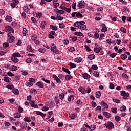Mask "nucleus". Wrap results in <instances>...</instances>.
Listing matches in <instances>:
<instances>
[{
    "label": "nucleus",
    "mask_w": 131,
    "mask_h": 131,
    "mask_svg": "<svg viewBox=\"0 0 131 131\" xmlns=\"http://www.w3.org/2000/svg\"><path fill=\"white\" fill-rule=\"evenodd\" d=\"M82 76L84 79H89V78H91V76L88 73L83 74Z\"/></svg>",
    "instance_id": "f8f14e48"
},
{
    "label": "nucleus",
    "mask_w": 131,
    "mask_h": 131,
    "mask_svg": "<svg viewBox=\"0 0 131 131\" xmlns=\"http://www.w3.org/2000/svg\"><path fill=\"white\" fill-rule=\"evenodd\" d=\"M23 126L22 127V129H26V127H27V123L23 122Z\"/></svg>",
    "instance_id": "a19ab883"
},
{
    "label": "nucleus",
    "mask_w": 131,
    "mask_h": 131,
    "mask_svg": "<svg viewBox=\"0 0 131 131\" xmlns=\"http://www.w3.org/2000/svg\"><path fill=\"white\" fill-rule=\"evenodd\" d=\"M53 77L54 80H56V82H57V83H61V80H60V79H59V78H58V77L56 76V75H53Z\"/></svg>",
    "instance_id": "9d476101"
},
{
    "label": "nucleus",
    "mask_w": 131,
    "mask_h": 131,
    "mask_svg": "<svg viewBox=\"0 0 131 131\" xmlns=\"http://www.w3.org/2000/svg\"><path fill=\"white\" fill-rule=\"evenodd\" d=\"M101 50H102V48L100 47H99V48L95 47L94 49L95 53H100V52H101Z\"/></svg>",
    "instance_id": "2eb2a0df"
},
{
    "label": "nucleus",
    "mask_w": 131,
    "mask_h": 131,
    "mask_svg": "<svg viewBox=\"0 0 131 131\" xmlns=\"http://www.w3.org/2000/svg\"><path fill=\"white\" fill-rule=\"evenodd\" d=\"M27 50L29 52H31V51H32V49H31V47L30 46H28L27 47Z\"/></svg>",
    "instance_id": "0e129e2a"
},
{
    "label": "nucleus",
    "mask_w": 131,
    "mask_h": 131,
    "mask_svg": "<svg viewBox=\"0 0 131 131\" xmlns=\"http://www.w3.org/2000/svg\"><path fill=\"white\" fill-rule=\"evenodd\" d=\"M120 111H122V112L125 111V110H126V107L123 105L120 107Z\"/></svg>",
    "instance_id": "79ce46f5"
},
{
    "label": "nucleus",
    "mask_w": 131,
    "mask_h": 131,
    "mask_svg": "<svg viewBox=\"0 0 131 131\" xmlns=\"http://www.w3.org/2000/svg\"><path fill=\"white\" fill-rule=\"evenodd\" d=\"M74 26H75L76 27H78V28L79 29V27H80V23L78 21H76V22L74 23Z\"/></svg>",
    "instance_id": "cd10ccee"
},
{
    "label": "nucleus",
    "mask_w": 131,
    "mask_h": 131,
    "mask_svg": "<svg viewBox=\"0 0 131 131\" xmlns=\"http://www.w3.org/2000/svg\"><path fill=\"white\" fill-rule=\"evenodd\" d=\"M78 90L79 92H80V93H81V94L83 95H84V94L86 93V90H85V89H84L83 87H80L79 88Z\"/></svg>",
    "instance_id": "6e6552de"
},
{
    "label": "nucleus",
    "mask_w": 131,
    "mask_h": 131,
    "mask_svg": "<svg viewBox=\"0 0 131 131\" xmlns=\"http://www.w3.org/2000/svg\"><path fill=\"white\" fill-rule=\"evenodd\" d=\"M26 62L28 63H31V62H32V59H31V58H28L26 59Z\"/></svg>",
    "instance_id": "5fc2aeb1"
},
{
    "label": "nucleus",
    "mask_w": 131,
    "mask_h": 131,
    "mask_svg": "<svg viewBox=\"0 0 131 131\" xmlns=\"http://www.w3.org/2000/svg\"><path fill=\"white\" fill-rule=\"evenodd\" d=\"M50 29H52V30L56 31L58 29V28H57V26H53V25H51L50 26Z\"/></svg>",
    "instance_id": "bb28decb"
},
{
    "label": "nucleus",
    "mask_w": 131,
    "mask_h": 131,
    "mask_svg": "<svg viewBox=\"0 0 131 131\" xmlns=\"http://www.w3.org/2000/svg\"><path fill=\"white\" fill-rule=\"evenodd\" d=\"M21 73L23 75H27V74H28V73H27V72L25 71H21Z\"/></svg>",
    "instance_id": "774afa93"
},
{
    "label": "nucleus",
    "mask_w": 131,
    "mask_h": 131,
    "mask_svg": "<svg viewBox=\"0 0 131 131\" xmlns=\"http://www.w3.org/2000/svg\"><path fill=\"white\" fill-rule=\"evenodd\" d=\"M109 88L111 90H113V89H114V84H113V83H110Z\"/></svg>",
    "instance_id": "052dcab7"
},
{
    "label": "nucleus",
    "mask_w": 131,
    "mask_h": 131,
    "mask_svg": "<svg viewBox=\"0 0 131 131\" xmlns=\"http://www.w3.org/2000/svg\"><path fill=\"white\" fill-rule=\"evenodd\" d=\"M113 101L115 103H117V104H118V103H120V100L118 99H113Z\"/></svg>",
    "instance_id": "69168bd1"
},
{
    "label": "nucleus",
    "mask_w": 131,
    "mask_h": 131,
    "mask_svg": "<svg viewBox=\"0 0 131 131\" xmlns=\"http://www.w3.org/2000/svg\"><path fill=\"white\" fill-rule=\"evenodd\" d=\"M14 118H20L21 117V114L19 113H16L14 114Z\"/></svg>",
    "instance_id": "a211bd4d"
},
{
    "label": "nucleus",
    "mask_w": 131,
    "mask_h": 131,
    "mask_svg": "<svg viewBox=\"0 0 131 131\" xmlns=\"http://www.w3.org/2000/svg\"><path fill=\"white\" fill-rule=\"evenodd\" d=\"M26 33H27V30L26 29V28H24L23 29V35L24 36H26Z\"/></svg>",
    "instance_id": "473e14b6"
},
{
    "label": "nucleus",
    "mask_w": 131,
    "mask_h": 131,
    "mask_svg": "<svg viewBox=\"0 0 131 131\" xmlns=\"http://www.w3.org/2000/svg\"><path fill=\"white\" fill-rule=\"evenodd\" d=\"M95 128H96V125H92L91 126H90L89 127V130L90 131L95 130Z\"/></svg>",
    "instance_id": "393cba45"
},
{
    "label": "nucleus",
    "mask_w": 131,
    "mask_h": 131,
    "mask_svg": "<svg viewBox=\"0 0 131 131\" xmlns=\"http://www.w3.org/2000/svg\"><path fill=\"white\" fill-rule=\"evenodd\" d=\"M86 28V26L85 25H82L80 26V27H79V29H82L83 30H84Z\"/></svg>",
    "instance_id": "72a5a7b5"
},
{
    "label": "nucleus",
    "mask_w": 131,
    "mask_h": 131,
    "mask_svg": "<svg viewBox=\"0 0 131 131\" xmlns=\"http://www.w3.org/2000/svg\"><path fill=\"white\" fill-rule=\"evenodd\" d=\"M91 104L92 105L93 108H96V107L97 106V103L94 101H92L91 102Z\"/></svg>",
    "instance_id": "58836bf2"
},
{
    "label": "nucleus",
    "mask_w": 131,
    "mask_h": 131,
    "mask_svg": "<svg viewBox=\"0 0 131 131\" xmlns=\"http://www.w3.org/2000/svg\"><path fill=\"white\" fill-rule=\"evenodd\" d=\"M60 8L61 9H62V10H64V11H66V12H67V13H70V12H71V6H70L68 8H66V7H61V6L60 7Z\"/></svg>",
    "instance_id": "0eeeda50"
},
{
    "label": "nucleus",
    "mask_w": 131,
    "mask_h": 131,
    "mask_svg": "<svg viewBox=\"0 0 131 131\" xmlns=\"http://www.w3.org/2000/svg\"><path fill=\"white\" fill-rule=\"evenodd\" d=\"M12 56H13L14 57H21V54H20V53H14L13 54H12Z\"/></svg>",
    "instance_id": "2f4dec72"
},
{
    "label": "nucleus",
    "mask_w": 131,
    "mask_h": 131,
    "mask_svg": "<svg viewBox=\"0 0 131 131\" xmlns=\"http://www.w3.org/2000/svg\"><path fill=\"white\" fill-rule=\"evenodd\" d=\"M99 33H95L94 34V37H95V39H97L99 38Z\"/></svg>",
    "instance_id": "864d4df0"
},
{
    "label": "nucleus",
    "mask_w": 131,
    "mask_h": 131,
    "mask_svg": "<svg viewBox=\"0 0 131 131\" xmlns=\"http://www.w3.org/2000/svg\"><path fill=\"white\" fill-rule=\"evenodd\" d=\"M5 19L7 22H12V17L10 16H7L5 17Z\"/></svg>",
    "instance_id": "4be33fe9"
},
{
    "label": "nucleus",
    "mask_w": 131,
    "mask_h": 131,
    "mask_svg": "<svg viewBox=\"0 0 131 131\" xmlns=\"http://www.w3.org/2000/svg\"><path fill=\"white\" fill-rule=\"evenodd\" d=\"M95 58H96V55L94 54H90L88 56V59H89V60H94Z\"/></svg>",
    "instance_id": "dca6fc26"
},
{
    "label": "nucleus",
    "mask_w": 131,
    "mask_h": 131,
    "mask_svg": "<svg viewBox=\"0 0 131 131\" xmlns=\"http://www.w3.org/2000/svg\"><path fill=\"white\" fill-rule=\"evenodd\" d=\"M117 55V53H112L110 55V57L111 58H115V56Z\"/></svg>",
    "instance_id": "4d7b16f0"
},
{
    "label": "nucleus",
    "mask_w": 131,
    "mask_h": 131,
    "mask_svg": "<svg viewBox=\"0 0 131 131\" xmlns=\"http://www.w3.org/2000/svg\"><path fill=\"white\" fill-rule=\"evenodd\" d=\"M115 119L116 120V121H117V122H118L119 121H120V119H121V118H120V117L118 116H116L115 117Z\"/></svg>",
    "instance_id": "c03bdc74"
},
{
    "label": "nucleus",
    "mask_w": 131,
    "mask_h": 131,
    "mask_svg": "<svg viewBox=\"0 0 131 131\" xmlns=\"http://www.w3.org/2000/svg\"><path fill=\"white\" fill-rule=\"evenodd\" d=\"M77 7L80 8V9H83V8H84V5L80 2L77 4Z\"/></svg>",
    "instance_id": "f3484780"
},
{
    "label": "nucleus",
    "mask_w": 131,
    "mask_h": 131,
    "mask_svg": "<svg viewBox=\"0 0 131 131\" xmlns=\"http://www.w3.org/2000/svg\"><path fill=\"white\" fill-rule=\"evenodd\" d=\"M72 8L73 10H75L76 9V3H73L72 4Z\"/></svg>",
    "instance_id": "e2e57ef3"
},
{
    "label": "nucleus",
    "mask_w": 131,
    "mask_h": 131,
    "mask_svg": "<svg viewBox=\"0 0 131 131\" xmlns=\"http://www.w3.org/2000/svg\"><path fill=\"white\" fill-rule=\"evenodd\" d=\"M35 104V101L31 100L30 101L31 107H33V108H38V105H37V104Z\"/></svg>",
    "instance_id": "39448f33"
},
{
    "label": "nucleus",
    "mask_w": 131,
    "mask_h": 131,
    "mask_svg": "<svg viewBox=\"0 0 131 131\" xmlns=\"http://www.w3.org/2000/svg\"><path fill=\"white\" fill-rule=\"evenodd\" d=\"M76 17H77L78 18H82V17H83L82 16V14H81V13H80V12H77L76 15Z\"/></svg>",
    "instance_id": "4c0bfd02"
},
{
    "label": "nucleus",
    "mask_w": 131,
    "mask_h": 131,
    "mask_svg": "<svg viewBox=\"0 0 131 131\" xmlns=\"http://www.w3.org/2000/svg\"><path fill=\"white\" fill-rule=\"evenodd\" d=\"M101 105L103 106L104 108H108V104H107V103H105L104 101H102L101 102Z\"/></svg>",
    "instance_id": "b1692460"
},
{
    "label": "nucleus",
    "mask_w": 131,
    "mask_h": 131,
    "mask_svg": "<svg viewBox=\"0 0 131 131\" xmlns=\"http://www.w3.org/2000/svg\"><path fill=\"white\" fill-rule=\"evenodd\" d=\"M56 48H57V46H56L55 44H52V46L50 48L51 51L53 53H55V54H60V51L56 49Z\"/></svg>",
    "instance_id": "f257e3e1"
},
{
    "label": "nucleus",
    "mask_w": 131,
    "mask_h": 131,
    "mask_svg": "<svg viewBox=\"0 0 131 131\" xmlns=\"http://www.w3.org/2000/svg\"><path fill=\"white\" fill-rule=\"evenodd\" d=\"M68 100V101H71V100H72V101H73V100H74V96H73L72 95H70L69 97Z\"/></svg>",
    "instance_id": "ea45409f"
},
{
    "label": "nucleus",
    "mask_w": 131,
    "mask_h": 131,
    "mask_svg": "<svg viewBox=\"0 0 131 131\" xmlns=\"http://www.w3.org/2000/svg\"><path fill=\"white\" fill-rule=\"evenodd\" d=\"M93 76L96 77H99V76H100V73H99V72L95 71L93 73Z\"/></svg>",
    "instance_id": "c85d7f7f"
},
{
    "label": "nucleus",
    "mask_w": 131,
    "mask_h": 131,
    "mask_svg": "<svg viewBox=\"0 0 131 131\" xmlns=\"http://www.w3.org/2000/svg\"><path fill=\"white\" fill-rule=\"evenodd\" d=\"M5 29L7 31H10L12 32V33H13L14 32V29H13V28L11 27L10 26H6L5 27Z\"/></svg>",
    "instance_id": "423d86ee"
},
{
    "label": "nucleus",
    "mask_w": 131,
    "mask_h": 131,
    "mask_svg": "<svg viewBox=\"0 0 131 131\" xmlns=\"http://www.w3.org/2000/svg\"><path fill=\"white\" fill-rule=\"evenodd\" d=\"M64 97H65L64 93H61L59 94V98L60 100H63V99H64Z\"/></svg>",
    "instance_id": "37998d69"
},
{
    "label": "nucleus",
    "mask_w": 131,
    "mask_h": 131,
    "mask_svg": "<svg viewBox=\"0 0 131 131\" xmlns=\"http://www.w3.org/2000/svg\"><path fill=\"white\" fill-rule=\"evenodd\" d=\"M121 58L122 60H125V59H127V56L126 54H122L121 55Z\"/></svg>",
    "instance_id": "f704fd0d"
},
{
    "label": "nucleus",
    "mask_w": 131,
    "mask_h": 131,
    "mask_svg": "<svg viewBox=\"0 0 131 131\" xmlns=\"http://www.w3.org/2000/svg\"><path fill=\"white\" fill-rule=\"evenodd\" d=\"M8 35L9 36L8 38V41L10 42V43H12L14 41V39H15V37L14 36H11L10 35V33H8Z\"/></svg>",
    "instance_id": "20e7f679"
},
{
    "label": "nucleus",
    "mask_w": 131,
    "mask_h": 131,
    "mask_svg": "<svg viewBox=\"0 0 131 131\" xmlns=\"http://www.w3.org/2000/svg\"><path fill=\"white\" fill-rule=\"evenodd\" d=\"M112 112H113V113H117V108H112L111 109Z\"/></svg>",
    "instance_id": "de8ad7c7"
},
{
    "label": "nucleus",
    "mask_w": 131,
    "mask_h": 131,
    "mask_svg": "<svg viewBox=\"0 0 131 131\" xmlns=\"http://www.w3.org/2000/svg\"><path fill=\"white\" fill-rule=\"evenodd\" d=\"M91 68L93 70H97L98 69V66H97L96 65L94 64L92 66Z\"/></svg>",
    "instance_id": "8fccbe9b"
},
{
    "label": "nucleus",
    "mask_w": 131,
    "mask_h": 131,
    "mask_svg": "<svg viewBox=\"0 0 131 131\" xmlns=\"http://www.w3.org/2000/svg\"><path fill=\"white\" fill-rule=\"evenodd\" d=\"M12 93L15 95H19V90L17 89H14L12 90Z\"/></svg>",
    "instance_id": "6ab92c4d"
},
{
    "label": "nucleus",
    "mask_w": 131,
    "mask_h": 131,
    "mask_svg": "<svg viewBox=\"0 0 131 131\" xmlns=\"http://www.w3.org/2000/svg\"><path fill=\"white\" fill-rule=\"evenodd\" d=\"M105 126H106V128L108 129H112V128H114V124L112 122H108L104 124Z\"/></svg>",
    "instance_id": "f03ea898"
},
{
    "label": "nucleus",
    "mask_w": 131,
    "mask_h": 131,
    "mask_svg": "<svg viewBox=\"0 0 131 131\" xmlns=\"http://www.w3.org/2000/svg\"><path fill=\"white\" fill-rule=\"evenodd\" d=\"M121 96H122L123 99H126L129 96V93H126L125 91H121Z\"/></svg>",
    "instance_id": "7ed1b4c3"
},
{
    "label": "nucleus",
    "mask_w": 131,
    "mask_h": 131,
    "mask_svg": "<svg viewBox=\"0 0 131 131\" xmlns=\"http://www.w3.org/2000/svg\"><path fill=\"white\" fill-rule=\"evenodd\" d=\"M36 113L37 115H40V116H42V117H46V116H47L46 114H43L41 112L37 111H36Z\"/></svg>",
    "instance_id": "ddd939ff"
},
{
    "label": "nucleus",
    "mask_w": 131,
    "mask_h": 131,
    "mask_svg": "<svg viewBox=\"0 0 131 131\" xmlns=\"http://www.w3.org/2000/svg\"><path fill=\"white\" fill-rule=\"evenodd\" d=\"M81 61H82L81 57H78L75 59V62H76V63H80Z\"/></svg>",
    "instance_id": "aec40b11"
},
{
    "label": "nucleus",
    "mask_w": 131,
    "mask_h": 131,
    "mask_svg": "<svg viewBox=\"0 0 131 131\" xmlns=\"http://www.w3.org/2000/svg\"><path fill=\"white\" fill-rule=\"evenodd\" d=\"M36 38H37L36 35H32L31 39H32V40H35L36 39Z\"/></svg>",
    "instance_id": "13d9d810"
},
{
    "label": "nucleus",
    "mask_w": 131,
    "mask_h": 131,
    "mask_svg": "<svg viewBox=\"0 0 131 131\" xmlns=\"http://www.w3.org/2000/svg\"><path fill=\"white\" fill-rule=\"evenodd\" d=\"M48 110H49V107H48L43 106L42 108V111H48Z\"/></svg>",
    "instance_id": "338daca9"
},
{
    "label": "nucleus",
    "mask_w": 131,
    "mask_h": 131,
    "mask_svg": "<svg viewBox=\"0 0 131 131\" xmlns=\"http://www.w3.org/2000/svg\"><path fill=\"white\" fill-rule=\"evenodd\" d=\"M69 66H70L71 68H75V67H76V64L72 62H70Z\"/></svg>",
    "instance_id": "e433bc0d"
},
{
    "label": "nucleus",
    "mask_w": 131,
    "mask_h": 131,
    "mask_svg": "<svg viewBox=\"0 0 131 131\" xmlns=\"http://www.w3.org/2000/svg\"><path fill=\"white\" fill-rule=\"evenodd\" d=\"M36 16L37 18H40V17L42 16V14L38 13H36Z\"/></svg>",
    "instance_id": "680f3d73"
},
{
    "label": "nucleus",
    "mask_w": 131,
    "mask_h": 131,
    "mask_svg": "<svg viewBox=\"0 0 131 131\" xmlns=\"http://www.w3.org/2000/svg\"><path fill=\"white\" fill-rule=\"evenodd\" d=\"M36 85H37V86H38L39 88H43V84H42V83H41L40 82H37L36 83Z\"/></svg>",
    "instance_id": "a878e982"
},
{
    "label": "nucleus",
    "mask_w": 131,
    "mask_h": 131,
    "mask_svg": "<svg viewBox=\"0 0 131 131\" xmlns=\"http://www.w3.org/2000/svg\"><path fill=\"white\" fill-rule=\"evenodd\" d=\"M62 70L63 71H64V72L68 73V74H70V72L69 71V70L68 69L62 68Z\"/></svg>",
    "instance_id": "7c9ffc66"
},
{
    "label": "nucleus",
    "mask_w": 131,
    "mask_h": 131,
    "mask_svg": "<svg viewBox=\"0 0 131 131\" xmlns=\"http://www.w3.org/2000/svg\"><path fill=\"white\" fill-rule=\"evenodd\" d=\"M46 25V22L45 21H42L41 23V25H40V28H45V26Z\"/></svg>",
    "instance_id": "a18cd8bd"
},
{
    "label": "nucleus",
    "mask_w": 131,
    "mask_h": 131,
    "mask_svg": "<svg viewBox=\"0 0 131 131\" xmlns=\"http://www.w3.org/2000/svg\"><path fill=\"white\" fill-rule=\"evenodd\" d=\"M74 34L75 35H77L78 36H82L83 34L82 33L80 32H76L74 33Z\"/></svg>",
    "instance_id": "c756f323"
},
{
    "label": "nucleus",
    "mask_w": 131,
    "mask_h": 131,
    "mask_svg": "<svg viewBox=\"0 0 131 131\" xmlns=\"http://www.w3.org/2000/svg\"><path fill=\"white\" fill-rule=\"evenodd\" d=\"M18 70V68L17 66H13L11 68H10V70L11 71H16V70Z\"/></svg>",
    "instance_id": "412c9836"
},
{
    "label": "nucleus",
    "mask_w": 131,
    "mask_h": 131,
    "mask_svg": "<svg viewBox=\"0 0 131 131\" xmlns=\"http://www.w3.org/2000/svg\"><path fill=\"white\" fill-rule=\"evenodd\" d=\"M69 117L71 119H74V118H75V115L74 114H72L69 116Z\"/></svg>",
    "instance_id": "6e6d98bb"
},
{
    "label": "nucleus",
    "mask_w": 131,
    "mask_h": 131,
    "mask_svg": "<svg viewBox=\"0 0 131 131\" xmlns=\"http://www.w3.org/2000/svg\"><path fill=\"white\" fill-rule=\"evenodd\" d=\"M96 98H100L101 96V91H98L95 93Z\"/></svg>",
    "instance_id": "5701e85b"
},
{
    "label": "nucleus",
    "mask_w": 131,
    "mask_h": 131,
    "mask_svg": "<svg viewBox=\"0 0 131 131\" xmlns=\"http://www.w3.org/2000/svg\"><path fill=\"white\" fill-rule=\"evenodd\" d=\"M11 59L14 63H18V62H19V59H18L16 56H12Z\"/></svg>",
    "instance_id": "4468645a"
},
{
    "label": "nucleus",
    "mask_w": 131,
    "mask_h": 131,
    "mask_svg": "<svg viewBox=\"0 0 131 131\" xmlns=\"http://www.w3.org/2000/svg\"><path fill=\"white\" fill-rule=\"evenodd\" d=\"M120 31L121 32H123V33H125L126 32V29L123 27H121L120 28Z\"/></svg>",
    "instance_id": "3c124183"
},
{
    "label": "nucleus",
    "mask_w": 131,
    "mask_h": 131,
    "mask_svg": "<svg viewBox=\"0 0 131 131\" xmlns=\"http://www.w3.org/2000/svg\"><path fill=\"white\" fill-rule=\"evenodd\" d=\"M102 29L101 30L102 32H106V31H108V29L107 27H106V25L105 24L101 25Z\"/></svg>",
    "instance_id": "1a4fd4ad"
},
{
    "label": "nucleus",
    "mask_w": 131,
    "mask_h": 131,
    "mask_svg": "<svg viewBox=\"0 0 131 131\" xmlns=\"http://www.w3.org/2000/svg\"><path fill=\"white\" fill-rule=\"evenodd\" d=\"M59 26L60 28H64L65 27V24L64 23L59 24Z\"/></svg>",
    "instance_id": "bf43d9fd"
},
{
    "label": "nucleus",
    "mask_w": 131,
    "mask_h": 131,
    "mask_svg": "<svg viewBox=\"0 0 131 131\" xmlns=\"http://www.w3.org/2000/svg\"><path fill=\"white\" fill-rule=\"evenodd\" d=\"M24 121H26V122H30L31 120H30L29 118L28 117H26L24 119Z\"/></svg>",
    "instance_id": "603ef678"
},
{
    "label": "nucleus",
    "mask_w": 131,
    "mask_h": 131,
    "mask_svg": "<svg viewBox=\"0 0 131 131\" xmlns=\"http://www.w3.org/2000/svg\"><path fill=\"white\" fill-rule=\"evenodd\" d=\"M65 78H66V80H70V79H71V78H72V77L70 75H67L66 76Z\"/></svg>",
    "instance_id": "c9c22d12"
},
{
    "label": "nucleus",
    "mask_w": 131,
    "mask_h": 131,
    "mask_svg": "<svg viewBox=\"0 0 131 131\" xmlns=\"http://www.w3.org/2000/svg\"><path fill=\"white\" fill-rule=\"evenodd\" d=\"M26 85L27 86H29V87H30V86H32L33 85V84L32 83H31V82H27L26 83Z\"/></svg>",
    "instance_id": "09e8293b"
},
{
    "label": "nucleus",
    "mask_w": 131,
    "mask_h": 131,
    "mask_svg": "<svg viewBox=\"0 0 131 131\" xmlns=\"http://www.w3.org/2000/svg\"><path fill=\"white\" fill-rule=\"evenodd\" d=\"M103 114L106 118H110L111 117V114L107 112H103Z\"/></svg>",
    "instance_id": "9b49d317"
},
{
    "label": "nucleus",
    "mask_w": 131,
    "mask_h": 131,
    "mask_svg": "<svg viewBox=\"0 0 131 131\" xmlns=\"http://www.w3.org/2000/svg\"><path fill=\"white\" fill-rule=\"evenodd\" d=\"M3 79L6 82H9L11 80V79L8 77H4Z\"/></svg>",
    "instance_id": "49530a36"
}]
</instances>
